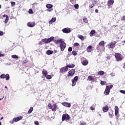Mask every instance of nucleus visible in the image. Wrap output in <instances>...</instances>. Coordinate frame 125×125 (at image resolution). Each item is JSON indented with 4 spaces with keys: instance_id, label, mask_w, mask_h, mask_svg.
Listing matches in <instances>:
<instances>
[{
    "instance_id": "nucleus-60",
    "label": "nucleus",
    "mask_w": 125,
    "mask_h": 125,
    "mask_svg": "<svg viewBox=\"0 0 125 125\" xmlns=\"http://www.w3.org/2000/svg\"><path fill=\"white\" fill-rule=\"evenodd\" d=\"M95 12H96V13H98V9H96L95 10Z\"/></svg>"
},
{
    "instance_id": "nucleus-11",
    "label": "nucleus",
    "mask_w": 125,
    "mask_h": 125,
    "mask_svg": "<svg viewBox=\"0 0 125 125\" xmlns=\"http://www.w3.org/2000/svg\"><path fill=\"white\" fill-rule=\"evenodd\" d=\"M53 42H55V43H56V44H58V43H62V42H64V41H62V39H60L58 40H53Z\"/></svg>"
},
{
    "instance_id": "nucleus-45",
    "label": "nucleus",
    "mask_w": 125,
    "mask_h": 125,
    "mask_svg": "<svg viewBox=\"0 0 125 125\" xmlns=\"http://www.w3.org/2000/svg\"><path fill=\"white\" fill-rule=\"evenodd\" d=\"M120 92L123 94H125V90H120Z\"/></svg>"
},
{
    "instance_id": "nucleus-9",
    "label": "nucleus",
    "mask_w": 125,
    "mask_h": 125,
    "mask_svg": "<svg viewBox=\"0 0 125 125\" xmlns=\"http://www.w3.org/2000/svg\"><path fill=\"white\" fill-rule=\"evenodd\" d=\"M62 31L65 34H69V33H71V29L69 28H65L62 30Z\"/></svg>"
},
{
    "instance_id": "nucleus-56",
    "label": "nucleus",
    "mask_w": 125,
    "mask_h": 125,
    "mask_svg": "<svg viewBox=\"0 0 125 125\" xmlns=\"http://www.w3.org/2000/svg\"><path fill=\"white\" fill-rule=\"evenodd\" d=\"M2 17L3 18L5 17V18H6L7 17H8V16H7V15H3L2 16Z\"/></svg>"
},
{
    "instance_id": "nucleus-10",
    "label": "nucleus",
    "mask_w": 125,
    "mask_h": 125,
    "mask_svg": "<svg viewBox=\"0 0 125 125\" xmlns=\"http://www.w3.org/2000/svg\"><path fill=\"white\" fill-rule=\"evenodd\" d=\"M107 48H114L115 47V43L110 42L106 45Z\"/></svg>"
},
{
    "instance_id": "nucleus-37",
    "label": "nucleus",
    "mask_w": 125,
    "mask_h": 125,
    "mask_svg": "<svg viewBox=\"0 0 125 125\" xmlns=\"http://www.w3.org/2000/svg\"><path fill=\"white\" fill-rule=\"evenodd\" d=\"M74 7H75V8L76 9H79V4H75L74 5Z\"/></svg>"
},
{
    "instance_id": "nucleus-18",
    "label": "nucleus",
    "mask_w": 125,
    "mask_h": 125,
    "mask_svg": "<svg viewBox=\"0 0 125 125\" xmlns=\"http://www.w3.org/2000/svg\"><path fill=\"white\" fill-rule=\"evenodd\" d=\"M85 60L82 62V65H83V66H86L87 64H88V61L87 60L84 59Z\"/></svg>"
},
{
    "instance_id": "nucleus-7",
    "label": "nucleus",
    "mask_w": 125,
    "mask_h": 125,
    "mask_svg": "<svg viewBox=\"0 0 125 125\" xmlns=\"http://www.w3.org/2000/svg\"><path fill=\"white\" fill-rule=\"evenodd\" d=\"M75 72L76 71L75 69H72L70 70L68 72V74H67V77H72V76H74V75H75Z\"/></svg>"
},
{
    "instance_id": "nucleus-54",
    "label": "nucleus",
    "mask_w": 125,
    "mask_h": 125,
    "mask_svg": "<svg viewBox=\"0 0 125 125\" xmlns=\"http://www.w3.org/2000/svg\"><path fill=\"white\" fill-rule=\"evenodd\" d=\"M109 118H113V115L112 114H111V113H109Z\"/></svg>"
},
{
    "instance_id": "nucleus-44",
    "label": "nucleus",
    "mask_w": 125,
    "mask_h": 125,
    "mask_svg": "<svg viewBox=\"0 0 125 125\" xmlns=\"http://www.w3.org/2000/svg\"><path fill=\"white\" fill-rule=\"evenodd\" d=\"M68 51L69 52H71V51H72V50H73V48H72V47H69L68 48Z\"/></svg>"
},
{
    "instance_id": "nucleus-17",
    "label": "nucleus",
    "mask_w": 125,
    "mask_h": 125,
    "mask_svg": "<svg viewBox=\"0 0 125 125\" xmlns=\"http://www.w3.org/2000/svg\"><path fill=\"white\" fill-rule=\"evenodd\" d=\"M119 113V107L117 106L115 107V115L116 116H118Z\"/></svg>"
},
{
    "instance_id": "nucleus-34",
    "label": "nucleus",
    "mask_w": 125,
    "mask_h": 125,
    "mask_svg": "<svg viewBox=\"0 0 125 125\" xmlns=\"http://www.w3.org/2000/svg\"><path fill=\"white\" fill-rule=\"evenodd\" d=\"M72 53L74 56H77V55H78V53H77L76 51H73Z\"/></svg>"
},
{
    "instance_id": "nucleus-2",
    "label": "nucleus",
    "mask_w": 125,
    "mask_h": 125,
    "mask_svg": "<svg viewBox=\"0 0 125 125\" xmlns=\"http://www.w3.org/2000/svg\"><path fill=\"white\" fill-rule=\"evenodd\" d=\"M54 39V37H51L50 38H49L48 39L45 38L44 39H42V42L44 43H48V42H52V41H53Z\"/></svg>"
},
{
    "instance_id": "nucleus-46",
    "label": "nucleus",
    "mask_w": 125,
    "mask_h": 125,
    "mask_svg": "<svg viewBox=\"0 0 125 125\" xmlns=\"http://www.w3.org/2000/svg\"><path fill=\"white\" fill-rule=\"evenodd\" d=\"M90 109L91 111H93V110H95V108L92 106H90Z\"/></svg>"
},
{
    "instance_id": "nucleus-47",
    "label": "nucleus",
    "mask_w": 125,
    "mask_h": 125,
    "mask_svg": "<svg viewBox=\"0 0 125 125\" xmlns=\"http://www.w3.org/2000/svg\"><path fill=\"white\" fill-rule=\"evenodd\" d=\"M48 107H49V109H51V108H52V105L51 104H48Z\"/></svg>"
},
{
    "instance_id": "nucleus-57",
    "label": "nucleus",
    "mask_w": 125,
    "mask_h": 125,
    "mask_svg": "<svg viewBox=\"0 0 125 125\" xmlns=\"http://www.w3.org/2000/svg\"><path fill=\"white\" fill-rule=\"evenodd\" d=\"M121 20H125V16H124L121 18Z\"/></svg>"
},
{
    "instance_id": "nucleus-41",
    "label": "nucleus",
    "mask_w": 125,
    "mask_h": 125,
    "mask_svg": "<svg viewBox=\"0 0 125 125\" xmlns=\"http://www.w3.org/2000/svg\"><path fill=\"white\" fill-rule=\"evenodd\" d=\"M105 83H106V82L105 81H101V84L102 85H105Z\"/></svg>"
},
{
    "instance_id": "nucleus-19",
    "label": "nucleus",
    "mask_w": 125,
    "mask_h": 125,
    "mask_svg": "<svg viewBox=\"0 0 125 125\" xmlns=\"http://www.w3.org/2000/svg\"><path fill=\"white\" fill-rule=\"evenodd\" d=\"M114 3V0H109L108 1L107 3V5L108 6H110L111 5H112Z\"/></svg>"
},
{
    "instance_id": "nucleus-20",
    "label": "nucleus",
    "mask_w": 125,
    "mask_h": 125,
    "mask_svg": "<svg viewBox=\"0 0 125 125\" xmlns=\"http://www.w3.org/2000/svg\"><path fill=\"white\" fill-rule=\"evenodd\" d=\"M56 21V18H52L50 21H49V24H52L53 22Z\"/></svg>"
},
{
    "instance_id": "nucleus-36",
    "label": "nucleus",
    "mask_w": 125,
    "mask_h": 125,
    "mask_svg": "<svg viewBox=\"0 0 125 125\" xmlns=\"http://www.w3.org/2000/svg\"><path fill=\"white\" fill-rule=\"evenodd\" d=\"M6 75L5 74H1L0 76V79H5Z\"/></svg>"
},
{
    "instance_id": "nucleus-29",
    "label": "nucleus",
    "mask_w": 125,
    "mask_h": 125,
    "mask_svg": "<svg viewBox=\"0 0 125 125\" xmlns=\"http://www.w3.org/2000/svg\"><path fill=\"white\" fill-rule=\"evenodd\" d=\"M33 110H34V108L33 107H31L29 110L28 111V114H31V113L33 112Z\"/></svg>"
},
{
    "instance_id": "nucleus-25",
    "label": "nucleus",
    "mask_w": 125,
    "mask_h": 125,
    "mask_svg": "<svg viewBox=\"0 0 125 125\" xmlns=\"http://www.w3.org/2000/svg\"><path fill=\"white\" fill-rule=\"evenodd\" d=\"M87 81H90V82H93L94 78H92V76H88Z\"/></svg>"
},
{
    "instance_id": "nucleus-40",
    "label": "nucleus",
    "mask_w": 125,
    "mask_h": 125,
    "mask_svg": "<svg viewBox=\"0 0 125 125\" xmlns=\"http://www.w3.org/2000/svg\"><path fill=\"white\" fill-rule=\"evenodd\" d=\"M52 10H53V9L52 8H48L46 9V11H47L48 12H51Z\"/></svg>"
},
{
    "instance_id": "nucleus-27",
    "label": "nucleus",
    "mask_w": 125,
    "mask_h": 125,
    "mask_svg": "<svg viewBox=\"0 0 125 125\" xmlns=\"http://www.w3.org/2000/svg\"><path fill=\"white\" fill-rule=\"evenodd\" d=\"M46 7H47V8H52V7H53V5L52 4H47L46 6Z\"/></svg>"
},
{
    "instance_id": "nucleus-26",
    "label": "nucleus",
    "mask_w": 125,
    "mask_h": 125,
    "mask_svg": "<svg viewBox=\"0 0 125 125\" xmlns=\"http://www.w3.org/2000/svg\"><path fill=\"white\" fill-rule=\"evenodd\" d=\"M53 53V51L50 50H48L46 51V54H47V55H50L51 54H52Z\"/></svg>"
},
{
    "instance_id": "nucleus-8",
    "label": "nucleus",
    "mask_w": 125,
    "mask_h": 125,
    "mask_svg": "<svg viewBox=\"0 0 125 125\" xmlns=\"http://www.w3.org/2000/svg\"><path fill=\"white\" fill-rule=\"evenodd\" d=\"M23 119V117L22 116H18L16 118H14L13 119V122L15 123H17V122H19V121L22 120Z\"/></svg>"
},
{
    "instance_id": "nucleus-30",
    "label": "nucleus",
    "mask_w": 125,
    "mask_h": 125,
    "mask_svg": "<svg viewBox=\"0 0 125 125\" xmlns=\"http://www.w3.org/2000/svg\"><path fill=\"white\" fill-rule=\"evenodd\" d=\"M98 74L99 76H102L103 75H104V71H100L98 73Z\"/></svg>"
},
{
    "instance_id": "nucleus-62",
    "label": "nucleus",
    "mask_w": 125,
    "mask_h": 125,
    "mask_svg": "<svg viewBox=\"0 0 125 125\" xmlns=\"http://www.w3.org/2000/svg\"><path fill=\"white\" fill-rule=\"evenodd\" d=\"M3 117H1V118H0V121H1V120H3Z\"/></svg>"
},
{
    "instance_id": "nucleus-59",
    "label": "nucleus",
    "mask_w": 125,
    "mask_h": 125,
    "mask_svg": "<svg viewBox=\"0 0 125 125\" xmlns=\"http://www.w3.org/2000/svg\"><path fill=\"white\" fill-rule=\"evenodd\" d=\"M11 63H10V62H8V63H6V65H7V66H9V65H11Z\"/></svg>"
},
{
    "instance_id": "nucleus-63",
    "label": "nucleus",
    "mask_w": 125,
    "mask_h": 125,
    "mask_svg": "<svg viewBox=\"0 0 125 125\" xmlns=\"http://www.w3.org/2000/svg\"><path fill=\"white\" fill-rule=\"evenodd\" d=\"M5 88H7V87L6 86H5Z\"/></svg>"
},
{
    "instance_id": "nucleus-5",
    "label": "nucleus",
    "mask_w": 125,
    "mask_h": 125,
    "mask_svg": "<svg viewBox=\"0 0 125 125\" xmlns=\"http://www.w3.org/2000/svg\"><path fill=\"white\" fill-rule=\"evenodd\" d=\"M60 46L61 47V51H64V50L66 48V46H67V44L63 42L62 43H60Z\"/></svg>"
},
{
    "instance_id": "nucleus-33",
    "label": "nucleus",
    "mask_w": 125,
    "mask_h": 125,
    "mask_svg": "<svg viewBox=\"0 0 125 125\" xmlns=\"http://www.w3.org/2000/svg\"><path fill=\"white\" fill-rule=\"evenodd\" d=\"M99 45L101 46H104V41H101L99 43Z\"/></svg>"
},
{
    "instance_id": "nucleus-3",
    "label": "nucleus",
    "mask_w": 125,
    "mask_h": 125,
    "mask_svg": "<svg viewBox=\"0 0 125 125\" xmlns=\"http://www.w3.org/2000/svg\"><path fill=\"white\" fill-rule=\"evenodd\" d=\"M116 61H122L123 60V57H122V54L119 53H115V55Z\"/></svg>"
},
{
    "instance_id": "nucleus-28",
    "label": "nucleus",
    "mask_w": 125,
    "mask_h": 125,
    "mask_svg": "<svg viewBox=\"0 0 125 125\" xmlns=\"http://www.w3.org/2000/svg\"><path fill=\"white\" fill-rule=\"evenodd\" d=\"M67 68H74L75 67V64H68L66 65Z\"/></svg>"
},
{
    "instance_id": "nucleus-23",
    "label": "nucleus",
    "mask_w": 125,
    "mask_h": 125,
    "mask_svg": "<svg viewBox=\"0 0 125 125\" xmlns=\"http://www.w3.org/2000/svg\"><path fill=\"white\" fill-rule=\"evenodd\" d=\"M94 34H95V30H92L89 33L90 36L93 37V35H94Z\"/></svg>"
},
{
    "instance_id": "nucleus-14",
    "label": "nucleus",
    "mask_w": 125,
    "mask_h": 125,
    "mask_svg": "<svg viewBox=\"0 0 125 125\" xmlns=\"http://www.w3.org/2000/svg\"><path fill=\"white\" fill-rule=\"evenodd\" d=\"M52 111L53 112H56V110H57V105H56V104H54L52 105Z\"/></svg>"
},
{
    "instance_id": "nucleus-16",
    "label": "nucleus",
    "mask_w": 125,
    "mask_h": 125,
    "mask_svg": "<svg viewBox=\"0 0 125 125\" xmlns=\"http://www.w3.org/2000/svg\"><path fill=\"white\" fill-rule=\"evenodd\" d=\"M108 110H109V107L107 105H106L104 107H103V111L104 112H108Z\"/></svg>"
},
{
    "instance_id": "nucleus-38",
    "label": "nucleus",
    "mask_w": 125,
    "mask_h": 125,
    "mask_svg": "<svg viewBox=\"0 0 125 125\" xmlns=\"http://www.w3.org/2000/svg\"><path fill=\"white\" fill-rule=\"evenodd\" d=\"M80 125H86V123L83 121H81Z\"/></svg>"
},
{
    "instance_id": "nucleus-42",
    "label": "nucleus",
    "mask_w": 125,
    "mask_h": 125,
    "mask_svg": "<svg viewBox=\"0 0 125 125\" xmlns=\"http://www.w3.org/2000/svg\"><path fill=\"white\" fill-rule=\"evenodd\" d=\"M83 22H84V23H87V22L88 21H87V19H86V18H85L83 19Z\"/></svg>"
},
{
    "instance_id": "nucleus-61",
    "label": "nucleus",
    "mask_w": 125,
    "mask_h": 125,
    "mask_svg": "<svg viewBox=\"0 0 125 125\" xmlns=\"http://www.w3.org/2000/svg\"><path fill=\"white\" fill-rule=\"evenodd\" d=\"M3 98H4V97H3L2 98H0V100H2L3 99Z\"/></svg>"
},
{
    "instance_id": "nucleus-43",
    "label": "nucleus",
    "mask_w": 125,
    "mask_h": 125,
    "mask_svg": "<svg viewBox=\"0 0 125 125\" xmlns=\"http://www.w3.org/2000/svg\"><path fill=\"white\" fill-rule=\"evenodd\" d=\"M94 3H95V1H94L92 3V4H90V7L91 8H92V7H93V6H94Z\"/></svg>"
},
{
    "instance_id": "nucleus-58",
    "label": "nucleus",
    "mask_w": 125,
    "mask_h": 125,
    "mask_svg": "<svg viewBox=\"0 0 125 125\" xmlns=\"http://www.w3.org/2000/svg\"><path fill=\"white\" fill-rule=\"evenodd\" d=\"M14 122H15V121H13V120H12V122H11V121H10V124H11V125H13V124H14Z\"/></svg>"
},
{
    "instance_id": "nucleus-13",
    "label": "nucleus",
    "mask_w": 125,
    "mask_h": 125,
    "mask_svg": "<svg viewBox=\"0 0 125 125\" xmlns=\"http://www.w3.org/2000/svg\"><path fill=\"white\" fill-rule=\"evenodd\" d=\"M67 71H68V68L67 67V66H64L60 70L61 73H65V72H67Z\"/></svg>"
},
{
    "instance_id": "nucleus-53",
    "label": "nucleus",
    "mask_w": 125,
    "mask_h": 125,
    "mask_svg": "<svg viewBox=\"0 0 125 125\" xmlns=\"http://www.w3.org/2000/svg\"><path fill=\"white\" fill-rule=\"evenodd\" d=\"M111 77H115V73H112L110 74Z\"/></svg>"
},
{
    "instance_id": "nucleus-24",
    "label": "nucleus",
    "mask_w": 125,
    "mask_h": 125,
    "mask_svg": "<svg viewBox=\"0 0 125 125\" xmlns=\"http://www.w3.org/2000/svg\"><path fill=\"white\" fill-rule=\"evenodd\" d=\"M78 39H80L81 41H84V37L81 35H79L78 36Z\"/></svg>"
},
{
    "instance_id": "nucleus-31",
    "label": "nucleus",
    "mask_w": 125,
    "mask_h": 125,
    "mask_svg": "<svg viewBox=\"0 0 125 125\" xmlns=\"http://www.w3.org/2000/svg\"><path fill=\"white\" fill-rule=\"evenodd\" d=\"M5 79H6V81H9V79H10L9 74H6Z\"/></svg>"
},
{
    "instance_id": "nucleus-64",
    "label": "nucleus",
    "mask_w": 125,
    "mask_h": 125,
    "mask_svg": "<svg viewBox=\"0 0 125 125\" xmlns=\"http://www.w3.org/2000/svg\"><path fill=\"white\" fill-rule=\"evenodd\" d=\"M0 125H1V122H0Z\"/></svg>"
},
{
    "instance_id": "nucleus-35",
    "label": "nucleus",
    "mask_w": 125,
    "mask_h": 125,
    "mask_svg": "<svg viewBox=\"0 0 125 125\" xmlns=\"http://www.w3.org/2000/svg\"><path fill=\"white\" fill-rule=\"evenodd\" d=\"M8 20H9V18H8V17H7L5 19V21H4L5 24H7V22H8Z\"/></svg>"
},
{
    "instance_id": "nucleus-49",
    "label": "nucleus",
    "mask_w": 125,
    "mask_h": 125,
    "mask_svg": "<svg viewBox=\"0 0 125 125\" xmlns=\"http://www.w3.org/2000/svg\"><path fill=\"white\" fill-rule=\"evenodd\" d=\"M29 13L30 14H33V10H32V9H29Z\"/></svg>"
},
{
    "instance_id": "nucleus-48",
    "label": "nucleus",
    "mask_w": 125,
    "mask_h": 125,
    "mask_svg": "<svg viewBox=\"0 0 125 125\" xmlns=\"http://www.w3.org/2000/svg\"><path fill=\"white\" fill-rule=\"evenodd\" d=\"M11 4L12 6H14V5H15V2L11 1Z\"/></svg>"
},
{
    "instance_id": "nucleus-1",
    "label": "nucleus",
    "mask_w": 125,
    "mask_h": 125,
    "mask_svg": "<svg viewBox=\"0 0 125 125\" xmlns=\"http://www.w3.org/2000/svg\"><path fill=\"white\" fill-rule=\"evenodd\" d=\"M111 88H113V85L106 86L104 92V94H105V95H109V93H110V89H111Z\"/></svg>"
},
{
    "instance_id": "nucleus-52",
    "label": "nucleus",
    "mask_w": 125,
    "mask_h": 125,
    "mask_svg": "<svg viewBox=\"0 0 125 125\" xmlns=\"http://www.w3.org/2000/svg\"><path fill=\"white\" fill-rule=\"evenodd\" d=\"M3 32L0 31V36H3Z\"/></svg>"
},
{
    "instance_id": "nucleus-12",
    "label": "nucleus",
    "mask_w": 125,
    "mask_h": 125,
    "mask_svg": "<svg viewBox=\"0 0 125 125\" xmlns=\"http://www.w3.org/2000/svg\"><path fill=\"white\" fill-rule=\"evenodd\" d=\"M62 105L64 107H68V108L71 107V104L70 103H62Z\"/></svg>"
},
{
    "instance_id": "nucleus-50",
    "label": "nucleus",
    "mask_w": 125,
    "mask_h": 125,
    "mask_svg": "<svg viewBox=\"0 0 125 125\" xmlns=\"http://www.w3.org/2000/svg\"><path fill=\"white\" fill-rule=\"evenodd\" d=\"M34 124H35V125H39V121H36L34 122Z\"/></svg>"
},
{
    "instance_id": "nucleus-39",
    "label": "nucleus",
    "mask_w": 125,
    "mask_h": 125,
    "mask_svg": "<svg viewBox=\"0 0 125 125\" xmlns=\"http://www.w3.org/2000/svg\"><path fill=\"white\" fill-rule=\"evenodd\" d=\"M47 80H50L51 79V75H47L46 77Z\"/></svg>"
},
{
    "instance_id": "nucleus-4",
    "label": "nucleus",
    "mask_w": 125,
    "mask_h": 125,
    "mask_svg": "<svg viewBox=\"0 0 125 125\" xmlns=\"http://www.w3.org/2000/svg\"><path fill=\"white\" fill-rule=\"evenodd\" d=\"M78 79L79 77L75 76L74 78L71 80L72 86H75V85L77 84V82H78Z\"/></svg>"
},
{
    "instance_id": "nucleus-32",
    "label": "nucleus",
    "mask_w": 125,
    "mask_h": 125,
    "mask_svg": "<svg viewBox=\"0 0 125 125\" xmlns=\"http://www.w3.org/2000/svg\"><path fill=\"white\" fill-rule=\"evenodd\" d=\"M12 58H14V59H18V56L16 55H12Z\"/></svg>"
},
{
    "instance_id": "nucleus-55",
    "label": "nucleus",
    "mask_w": 125,
    "mask_h": 125,
    "mask_svg": "<svg viewBox=\"0 0 125 125\" xmlns=\"http://www.w3.org/2000/svg\"><path fill=\"white\" fill-rule=\"evenodd\" d=\"M3 56H4V54L2 53H0V57H2Z\"/></svg>"
},
{
    "instance_id": "nucleus-21",
    "label": "nucleus",
    "mask_w": 125,
    "mask_h": 125,
    "mask_svg": "<svg viewBox=\"0 0 125 125\" xmlns=\"http://www.w3.org/2000/svg\"><path fill=\"white\" fill-rule=\"evenodd\" d=\"M27 26L30 28H33V27H35V23L28 22L27 23Z\"/></svg>"
},
{
    "instance_id": "nucleus-51",
    "label": "nucleus",
    "mask_w": 125,
    "mask_h": 125,
    "mask_svg": "<svg viewBox=\"0 0 125 125\" xmlns=\"http://www.w3.org/2000/svg\"><path fill=\"white\" fill-rule=\"evenodd\" d=\"M79 44V43L76 42V43H75L74 44V46H78Z\"/></svg>"
},
{
    "instance_id": "nucleus-6",
    "label": "nucleus",
    "mask_w": 125,
    "mask_h": 125,
    "mask_svg": "<svg viewBox=\"0 0 125 125\" xmlns=\"http://www.w3.org/2000/svg\"><path fill=\"white\" fill-rule=\"evenodd\" d=\"M65 120H70V116L68 114H63L62 116V121L64 122Z\"/></svg>"
},
{
    "instance_id": "nucleus-22",
    "label": "nucleus",
    "mask_w": 125,
    "mask_h": 125,
    "mask_svg": "<svg viewBox=\"0 0 125 125\" xmlns=\"http://www.w3.org/2000/svg\"><path fill=\"white\" fill-rule=\"evenodd\" d=\"M91 48H92V46L91 45L88 46L86 48L87 52H91Z\"/></svg>"
},
{
    "instance_id": "nucleus-15",
    "label": "nucleus",
    "mask_w": 125,
    "mask_h": 125,
    "mask_svg": "<svg viewBox=\"0 0 125 125\" xmlns=\"http://www.w3.org/2000/svg\"><path fill=\"white\" fill-rule=\"evenodd\" d=\"M42 75L43 76V77H46V76H47L48 73L47 72L46 70L43 69L42 71Z\"/></svg>"
}]
</instances>
